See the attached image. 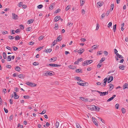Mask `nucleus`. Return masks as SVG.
<instances>
[{
	"label": "nucleus",
	"mask_w": 128,
	"mask_h": 128,
	"mask_svg": "<svg viewBox=\"0 0 128 128\" xmlns=\"http://www.w3.org/2000/svg\"><path fill=\"white\" fill-rule=\"evenodd\" d=\"M93 62L92 60H90L85 61L82 64V65L84 66H85L88 64H90Z\"/></svg>",
	"instance_id": "obj_1"
},
{
	"label": "nucleus",
	"mask_w": 128,
	"mask_h": 128,
	"mask_svg": "<svg viewBox=\"0 0 128 128\" xmlns=\"http://www.w3.org/2000/svg\"><path fill=\"white\" fill-rule=\"evenodd\" d=\"M94 91V90H92V92ZM98 92L100 94V96H105L106 95L108 94V91L107 92H102L98 91H96Z\"/></svg>",
	"instance_id": "obj_2"
},
{
	"label": "nucleus",
	"mask_w": 128,
	"mask_h": 128,
	"mask_svg": "<svg viewBox=\"0 0 128 128\" xmlns=\"http://www.w3.org/2000/svg\"><path fill=\"white\" fill-rule=\"evenodd\" d=\"M87 107L89 110H94L95 108L96 107V106L94 105H88Z\"/></svg>",
	"instance_id": "obj_3"
},
{
	"label": "nucleus",
	"mask_w": 128,
	"mask_h": 128,
	"mask_svg": "<svg viewBox=\"0 0 128 128\" xmlns=\"http://www.w3.org/2000/svg\"><path fill=\"white\" fill-rule=\"evenodd\" d=\"M26 84L32 87H34L36 86V84L34 83L31 82H27Z\"/></svg>",
	"instance_id": "obj_4"
},
{
	"label": "nucleus",
	"mask_w": 128,
	"mask_h": 128,
	"mask_svg": "<svg viewBox=\"0 0 128 128\" xmlns=\"http://www.w3.org/2000/svg\"><path fill=\"white\" fill-rule=\"evenodd\" d=\"M77 83L80 86H85V85L86 84V82H83L81 80H80L77 82Z\"/></svg>",
	"instance_id": "obj_5"
},
{
	"label": "nucleus",
	"mask_w": 128,
	"mask_h": 128,
	"mask_svg": "<svg viewBox=\"0 0 128 128\" xmlns=\"http://www.w3.org/2000/svg\"><path fill=\"white\" fill-rule=\"evenodd\" d=\"M108 80V78H105L104 80V83L102 84L101 85V86H102L104 87L106 85V82Z\"/></svg>",
	"instance_id": "obj_6"
},
{
	"label": "nucleus",
	"mask_w": 128,
	"mask_h": 128,
	"mask_svg": "<svg viewBox=\"0 0 128 128\" xmlns=\"http://www.w3.org/2000/svg\"><path fill=\"white\" fill-rule=\"evenodd\" d=\"M93 123L96 126H98V124L97 123L96 120L94 118L92 117V118Z\"/></svg>",
	"instance_id": "obj_7"
},
{
	"label": "nucleus",
	"mask_w": 128,
	"mask_h": 128,
	"mask_svg": "<svg viewBox=\"0 0 128 128\" xmlns=\"http://www.w3.org/2000/svg\"><path fill=\"white\" fill-rule=\"evenodd\" d=\"M12 18L13 19L16 20L18 18V16L16 14L13 13H12Z\"/></svg>",
	"instance_id": "obj_8"
},
{
	"label": "nucleus",
	"mask_w": 128,
	"mask_h": 128,
	"mask_svg": "<svg viewBox=\"0 0 128 128\" xmlns=\"http://www.w3.org/2000/svg\"><path fill=\"white\" fill-rule=\"evenodd\" d=\"M47 66H54V67H57L58 66H60V65H58L56 64H48Z\"/></svg>",
	"instance_id": "obj_9"
},
{
	"label": "nucleus",
	"mask_w": 128,
	"mask_h": 128,
	"mask_svg": "<svg viewBox=\"0 0 128 128\" xmlns=\"http://www.w3.org/2000/svg\"><path fill=\"white\" fill-rule=\"evenodd\" d=\"M98 5L97 6L98 7L100 8V7L103 4V3L102 2H99L97 3Z\"/></svg>",
	"instance_id": "obj_10"
},
{
	"label": "nucleus",
	"mask_w": 128,
	"mask_h": 128,
	"mask_svg": "<svg viewBox=\"0 0 128 128\" xmlns=\"http://www.w3.org/2000/svg\"><path fill=\"white\" fill-rule=\"evenodd\" d=\"M80 98L84 101L88 102V100L86 98L80 97Z\"/></svg>",
	"instance_id": "obj_11"
},
{
	"label": "nucleus",
	"mask_w": 128,
	"mask_h": 128,
	"mask_svg": "<svg viewBox=\"0 0 128 128\" xmlns=\"http://www.w3.org/2000/svg\"><path fill=\"white\" fill-rule=\"evenodd\" d=\"M116 96V95H114L112 96L109 99H108L107 100V102H110L112 100H113V99Z\"/></svg>",
	"instance_id": "obj_12"
},
{
	"label": "nucleus",
	"mask_w": 128,
	"mask_h": 128,
	"mask_svg": "<svg viewBox=\"0 0 128 128\" xmlns=\"http://www.w3.org/2000/svg\"><path fill=\"white\" fill-rule=\"evenodd\" d=\"M60 16H56L54 18V21H55L56 22L58 21L60 19Z\"/></svg>",
	"instance_id": "obj_13"
},
{
	"label": "nucleus",
	"mask_w": 128,
	"mask_h": 128,
	"mask_svg": "<svg viewBox=\"0 0 128 128\" xmlns=\"http://www.w3.org/2000/svg\"><path fill=\"white\" fill-rule=\"evenodd\" d=\"M126 88H128V84L125 83L123 86V89L124 90Z\"/></svg>",
	"instance_id": "obj_14"
},
{
	"label": "nucleus",
	"mask_w": 128,
	"mask_h": 128,
	"mask_svg": "<svg viewBox=\"0 0 128 128\" xmlns=\"http://www.w3.org/2000/svg\"><path fill=\"white\" fill-rule=\"evenodd\" d=\"M113 79V77L112 76H110V77L108 80V83L112 81Z\"/></svg>",
	"instance_id": "obj_15"
},
{
	"label": "nucleus",
	"mask_w": 128,
	"mask_h": 128,
	"mask_svg": "<svg viewBox=\"0 0 128 128\" xmlns=\"http://www.w3.org/2000/svg\"><path fill=\"white\" fill-rule=\"evenodd\" d=\"M84 51V49L83 48H81L78 51V53L81 54H82Z\"/></svg>",
	"instance_id": "obj_16"
},
{
	"label": "nucleus",
	"mask_w": 128,
	"mask_h": 128,
	"mask_svg": "<svg viewBox=\"0 0 128 128\" xmlns=\"http://www.w3.org/2000/svg\"><path fill=\"white\" fill-rule=\"evenodd\" d=\"M62 39V36L60 35L57 38L56 40H57V41H60Z\"/></svg>",
	"instance_id": "obj_17"
},
{
	"label": "nucleus",
	"mask_w": 128,
	"mask_h": 128,
	"mask_svg": "<svg viewBox=\"0 0 128 128\" xmlns=\"http://www.w3.org/2000/svg\"><path fill=\"white\" fill-rule=\"evenodd\" d=\"M14 98L15 99L18 98H19V96L16 94V93L15 92H14Z\"/></svg>",
	"instance_id": "obj_18"
},
{
	"label": "nucleus",
	"mask_w": 128,
	"mask_h": 128,
	"mask_svg": "<svg viewBox=\"0 0 128 128\" xmlns=\"http://www.w3.org/2000/svg\"><path fill=\"white\" fill-rule=\"evenodd\" d=\"M109 86H110V88L109 89L110 90H111L114 88V86L112 84H110Z\"/></svg>",
	"instance_id": "obj_19"
},
{
	"label": "nucleus",
	"mask_w": 128,
	"mask_h": 128,
	"mask_svg": "<svg viewBox=\"0 0 128 128\" xmlns=\"http://www.w3.org/2000/svg\"><path fill=\"white\" fill-rule=\"evenodd\" d=\"M68 68L73 70H74L76 68L75 66L73 65H70L69 66Z\"/></svg>",
	"instance_id": "obj_20"
},
{
	"label": "nucleus",
	"mask_w": 128,
	"mask_h": 128,
	"mask_svg": "<svg viewBox=\"0 0 128 128\" xmlns=\"http://www.w3.org/2000/svg\"><path fill=\"white\" fill-rule=\"evenodd\" d=\"M4 59H6L7 58V55L5 52L2 53Z\"/></svg>",
	"instance_id": "obj_21"
},
{
	"label": "nucleus",
	"mask_w": 128,
	"mask_h": 128,
	"mask_svg": "<svg viewBox=\"0 0 128 128\" xmlns=\"http://www.w3.org/2000/svg\"><path fill=\"white\" fill-rule=\"evenodd\" d=\"M57 40H55L52 42V46H53L56 45L57 43Z\"/></svg>",
	"instance_id": "obj_22"
},
{
	"label": "nucleus",
	"mask_w": 128,
	"mask_h": 128,
	"mask_svg": "<svg viewBox=\"0 0 128 128\" xmlns=\"http://www.w3.org/2000/svg\"><path fill=\"white\" fill-rule=\"evenodd\" d=\"M48 71H46L44 72V76H47L48 75Z\"/></svg>",
	"instance_id": "obj_23"
},
{
	"label": "nucleus",
	"mask_w": 128,
	"mask_h": 128,
	"mask_svg": "<svg viewBox=\"0 0 128 128\" xmlns=\"http://www.w3.org/2000/svg\"><path fill=\"white\" fill-rule=\"evenodd\" d=\"M24 76L22 74H20L18 75V77L21 78H24Z\"/></svg>",
	"instance_id": "obj_24"
},
{
	"label": "nucleus",
	"mask_w": 128,
	"mask_h": 128,
	"mask_svg": "<svg viewBox=\"0 0 128 128\" xmlns=\"http://www.w3.org/2000/svg\"><path fill=\"white\" fill-rule=\"evenodd\" d=\"M116 55L117 57L119 58H123V56L122 55L119 54L118 53H117L116 54Z\"/></svg>",
	"instance_id": "obj_25"
},
{
	"label": "nucleus",
	"mask_w": 128,
	"mask_h": 128,
	"mask_svg": "<svg viewBox=\"0 0 128 128\" xmlns=\"http://www.w3.org/2000/svg\"><path fill=\"white\" fill-rule=\"evenodd\" d=\"M54 4H52L50 6L49 8V9L50 10H52L53 8V7L54 6Z\"/></svg>",
	"instance_id": "obj_26"
},
{
	"label": "nucleus",
	"mask_w": 128,
	"mask_h": 128,
	"mask_svg": "<svg viewBox=\"0 0 128 128\" xmlns=\"http://www.w3.org/2000/svg\"><path fill=\"white\" fill-rule=\"evenodd\" d=\"M15 70L18 71L19 72L21 70V68L18 66H16V68Z\"/></svg>",
	"instance_id": "obj_27"
},
{
	"label": "nucleus",
	"mask_w": 128,
	"mask_h": 128,
	"mask_svg": "<svg viewBox=\"0 0 128 128\" xmlns=\"http://www.w3.org/2000/svg\"><path fill=\"white\" fill-rule=\"evenodd\" d=\"M85 2V0H80V4L81 6H83Z\"/></svg>",
	"instance_id": "obj_28"
},
{
	"label": "nucleus",
	"mask_w": 128,
	"mask_h": 128,
	"mask_svg": "<svg viewBox=\"0 0 128 128\" xmlns=\"http://www.w3.org/2000/svg\"><path fill=\"white\" fill-rule=\"evenodd\" d=\"M57 58L56 57H54L50 59V60H53V62L56 61L57 60Z\"/></svg>",
	"instance_id": "obj_29"
},
{
	"label": "nucleus",
	"mask_w": 128,
	"mask_h": 128,
	"mask_svg": "<svg viewBox=\"0 0 128 128\" xmlns=\"http://www.w3.org/2000/svg\"><path fill=\"white\" fill-rule=\"evenodd\" d=\"M59 122H56L55 124V126L56 128H58V127L59 125Z\"/></svg>",
	"instance_id": "obj_30"
},
{
	"label": "nucleus",
	"mask_w": 128,
	"mask_h": 128,
	"mask_svg": "<svg viewBox=\"0 0 128 128\" xmlns=\"http://www.w3.org/2000/svg\"><path fill=\"white\" fill-rule=\"evenodd\" d=\"M52 51V49L51 48H49V49H47L46 50V52L47 53H48V52H50Z\"/></svg>",
	"instance_id": "obj_31"
},
{
	"label": "nucleus",
	"mask_w": 128,
	"mask_h": 128,
	"mask_svg": "<svg viewBox=\"0 0 128 128\" xmlns=\"http://www.w3.org/2000/svg\"><path fill=\"white\" fill-rule=\"evenodd\" d=\"M119 68L120 69L122 70H124V66L123 65H122L121 66H119Z\"/></svg>",
	"instance_id": "obj_32"
},
{
	"label": "nucleus",
	"mask_w": 128,
	"mask_h": 128,
	"mask_svg": "<svg viewBox=\"0 0 128 128\" xmlns=\"http://www.w3.org/2000/svg\"><path fill=\"white\" fill-rule=\"evenodd\" d=\"M14 38L16 40H19L20 38V37L18 35L17 36H15Z\"/></svg>",
	"instance_id": "obj_33"
},
{
	"label": "nucleus",
	"mask_w": 128,
	"mask_h": 128,
	"mask_svg": "<svg viewBox=\"0 0 128 128\" xmlns=\"http://www.w3.org/2000/svg\"><path fill=\"white\" fill-rule=\"evenodd\" d=\"M34 20L32 19H30L28 20V23L30 24L33 22Z\"/></svg>",
	"instance_id": "obj_34"
},
{
	"label": "nucleus",
	"mask_w": 128,
	"mask_h": 128,
	"mask_svg": "<svg viewBox=\"0 0 128 128\" xmlns=\"http://www.w3.org/2000/svg\"><path fill=\"white\" fill-rule=\"evenodd\" d=\"M11 57V56H8V57H7V60H8V61H10L11 60V58L10 57Z\"/></svg>",
	"instance_id": "obj_35"
},
{
	"label": "nucleus",
	"mask_w": 128,
	"mask_h": 128,
	"mask_svg": "<svg viewBox=\"0 0 128 128\" xmlns=\"http://www.w3.org/2000/svg\"><path fill=\"white\" fill-rule=\"evenodd\" d=\"M116 24L115 25H114L113 26V30L114 32H115V31L116 30Z\"/></svg>",
	"instance_id": "obj_36"
},
{
	"label": "nucleus",
	"mask_w": 128,
	"mask_h": 128,
	"mask_svg": "<svg viewBox=\"0 0 128 128\" xmlns=\"http://www.w3.org/2000/svg\"><path fill=\"white\" fill-rule=\"evenodd\" d=\"M122 113L124 114L126 112V110L124 108H122Z\"/></svg>",
	"instance_id": "obj_37"
},
{
	"label": "nucleus",
	"mask_w": 128,
	"mask_h": 128,
	"mask_svg": "<svg viewBox=\"0 0 128 128\" xmlns=\"http://www.w3.org/2000/svg\"><path fill=\"white\" fill-rule=\"evenodd\" d=\"M23 3L22 2H19V6L20 7H22V6Z\"/></svg>",
	"instance_id": "obj_38"
},
{
	"label": "nucleus",
	"mask_w": 128,
	"mask_h": 128,
	"mask_svg": "<svg viewBox=\"0 0 128 128\" xmlns=\"http://www.w3.org/2000/svg\"><path fill=\"white\" fill-rule=\"evenodd\" d=\"M105 13H104L102 14L101 16V19H102L105 16Z\"/></svg>",
	"instance_id": "obj_39"
},
{
	"label": "nucleus",
	"mask_w": 128,
	"mask_h": 128,
	"mask_svg": "<svg viewBox=\"0 0 128 128\" xmlns=\"http://www.w3.org/2000/svg\"><path fill=\"white\" fill-rule=\"evenodd\" d=\"M8 38L10 40H12L14 39V37L12 36H8Z\"/></svg>",
	"instance_id": "obj_40"
},
{
	"label": "nucleus",
	"mask_w": 128,
	"mask_h": 128,
	"mask_svg": "<svg viewBox=\"0 0 128 128\" xmlns=\"http://www.w3.org/2000/svg\"><path fill=\"white\" fill-rule=\"evenodd\" d=\"M76 72H80L82 73V72H81V70L80 69H77L76 70Z\"/></svg>",
	"instance_id": "obj_41"
},
{
	"label": "nucleus",
	"mask_w": 128,
	"mask_h": 128,
	"mask_svg": "<svg viewBox=\"0 0 128 128\" xmlns=\"http://www.w3.org/2000/svg\"><path fill=\"white\" fill-rule=\"evenodd\" d=\"M112 22H110L108 24V28H110V27L112 25Z\"/></svg>",
	"instance_id": "obj_42"
},
{
	"label": "nucleus",
	"mask_w": 128,
	"mask_h": 128,
	"mask_svg": "<svg viewBox=\"0 0 128 128\" xmlns=\"http://www.w3.org/2000/svg\"><path fill=\"white\" fill-rule=\"evenodd\" d=\"M92 47L93 48V49L94 50H95V49H96V48H97V45H94L92 46Z\"/></svg>",
	"instance_id": "obj_43"
},
{
	"label": "nucleus",
	"mask_w": 128,
	"mask_h": 128,
	"mask_svg": "<svg viewBox=\"0 0 128 128\" xmlns=\"http://www.w3.org/2000/svg\"><path fill=\"white\" fill-rule=\"evenodd\" d=\"M76 125L77 128H80V126L78 123H76Z\"/></svg>",
	"instance_id": "obj_44"
},
{
	"label": "nucleus",
	"mask_w": 128,
	"mask_h": 128,
	"mask_svg": "<svg viewBox=\"0 0 128 128\" xmlns=\"http://www.w3.org/2000/svg\"><path fill=\"white\" fill-rule=\"evenodd\" d=\"M31 29H32V28L31 27H28V28H26V30L27 31H29L31 30Z\"/></svg>",
	"instance_id": "obj_45"
},
{
	"label": "nucleus",
	"mask_w": 128,
	"mask_h": 128,
	"mask_svg": "<svg viewBox=\"0 0 128 128\" xmlns=\"http://www.w3.org/2000/svg\"><path fill=\"white\" fill-rule=\"evenodd\" d=\"M43 7V5L42 4H40L38 5L37 7L38 8H42Z\"/></svg>",
	"instance_id": "obj_46"
},
{
	"label": "nucleus",
	"mask_w": 128,
	"mask_h": 128,
	"mask_svg": "<svg viewBox=\"0 0 128 128\" xmlns=\"http://www.w3.org/2000/svg\"><path fill=\"white\" fill-rule=\"evenodd\" d=\"M70 5L68 6L66 8V11L68 10L70 8Z\"/></svg>",
	"instance_id": "obj_47"
},
{
	"label": "nucleus",
	"mask_w": 128,
	"mask_h": 128,
	"mask_svg": "<svg viewBox=\"0 0 128 128\" xmlns=\"http://www.w3.org/2000/svg\"><path fill=\"white\" fill-rule=\"evenodd\" d=\"M44 37L43 36H40V37H39L38 38V39L39 40H42L43 38Z\"/></svg>",
	"instance_id": "obj_48"
},
{
	"label": "nucleus",
	"mask_w": 128,
	"mask_h": 128,
	"mask_svg": "<svg viewBox=\"0 0 128 128\" xmlns=\"http://www.w3.org/2000/svg\"><path fill=\"white\" fill-rule=\"evenodd\" d=\"M46 112V111L45 110H43L41 113H40V114H45Z\"/></svg>",
	"instance_id": "obj_49"
},
{
	"label": "nucleus",
	"mask_w": 128,
	"mask_h": 128,
	"mask_svg": "<svg viewBox=\"0 0 128 128\" xmlns=\"http://www.w3.org/2000/svg\"><path fill=\"white\" fill-rule=\"evenodd\" d=\"M98 118L99 119V120L101 121V122H103L104 123V120L102 119L100 117H98Z\"/></svg>",
	"instance_id": "obj_50"
},
{
	"label": "nucleus",
	"mask_w": 128,
	"mask_h": 128,
	"mask_svg": "<svg viewBox=\"0 0 128 128\" xmlns=\"http://www.w3.org/2000/svg\"><path fill=\"white\" fill-rule=\"evenodd\" d=\"M100 27V25L98 24H96V30H98L99 28Z\"/></svg>",
	"instance_id": "obj_51"
},
{
	"label": "nucleus",
	"mask_w": 128,
	"mask_h": 128,
	"mask_svg": "<svg viewBox=\"0 0 128 128\" xmlns=\"http://www.w3.org/2000/svg\"><path fill=\"white\" fill-rule=\"evenodd\" d=\"M105 59V58H102L100 61L101 62H102L104 61Z\"/></svg>",
	"instance_id": "obj_52"
},
{
	"label": "nucleus",
	"mask_w": 128,
	"mask_h": 128,
	"mask_svg": "<svg viewBox=\"0 0 128 128\" xmlns=\"http://www.w3.org/2000/svg\"><path fill=\"white\" fill-rule=\"evenodd\" d=\"M76 80H80V79L81 78L80 77H78V76H76Z\"/></svg>",
	"instance_id": "obj_53"
},
{
	"label": "nucleus",
	"mask_w": 128,
	"mask_h": 128,
	"mask_svg": "<svg viewBox=\"0 0 128 128\" xmlns=\"http://www.w3.org/2000/svg\"><path fill=\"white\" fill-rule=\"evenodd\" d=\"M13 50L14 51H16L18 49L17 47L15 46H13Z\"/></svg>",
	"instance_id": "obj_54"
},
{
	"label": "nucleus",
	"mask_w": 128,
	"mask_h": 128,
	"mask_svg": "<svg viewBox=\"0 0 128 128\" xmlns=\"http://www.w3.org/2000/svg\"><path fill=\"white\" fill-rule=\"evenodd\" d=\"M24 97L25 99H28L30 98L29 96H24Z\"/></svg>",
	"instance_id": "obj_55"
},
{
	"label": "nucleus",
	"mask_w": 128,
	"mask_h": 128,
	"mask_svg": "<svg viewBox=\"0 0 128 128\" xmlns=\"http://www.w3.org/2000/svg\"><path fill=\"white\" fill-rule=\"evenodd\" d=\"M81 12L83 14L85 13V11L84 9H83L82 10Z\"/></svg>",
	"instance_id": "obj_56"
},
{
	"label": "nucleus",
	"mask_w": 128,
	"mask_h": 128,
	"mask_svg": "<svg viewBox=\"0 0 128 128\" xmlns=\"http://www.w3.org/2000/svg\"><path fill=\"white\" fill-rule=\"evenodd\" d=\"M73 24V23L71 22H68V26H71Z\"/></svg>",
	"instance_id": "obj_57"
},
{
	"label": "nucleus",
	"mask_w": 128,
	"mask_h": 128,
	"mask_svg": "<svg viewBox=\"0 0 128 128\" xmlns=\"http://www.w3.org/2000/svg\"><path fill=\"white\" fill-rule=\"evenodd\" d=\"M60 9H57L56 11L55 12L56 13H57L60 12Z\"/></svg>",
	"instance_id": "obj_58"
},
{
	"label": "nucleus",
	"mask_w": 128,
	"mask_h": 128,
	"mask_svg": "<svg viewBox=\"0 0 128 128\" xmlns=\"http://www.w3.org/2000/svg\"><path fill=\"white\" fill-rule=\"evenodd\" d=\"M104 54L106 56H107L108 54V52L106 51H105L104 52Z\"/></svg>",
	"instance_id": "obj_59"
},
{
	"label": "nucleus",
	"mask_w": 128,
	"mask_h": 128,
	"mask_svg": "<svg viewBox=\"0 0 128 128\" xmlns=\"http://www.w3.org/2000/svg\"><path fill=\"white\" fill-rule=\"evenodd\" d=\"M96 107L95 108L94 110H98V111L100 109V108H99V107L97 106H96Z\"/></svg>",
	"instance_id": "obj_60"
},
{
	"label": "nucleus",
	"mask_w": 128,
	"mask_h": 128,
	"mask_svg": "<svg viewBox=\"0 0 128 128\" xmlns=\"http://www.w3.org/2000/svg\"><path fill=\"white\" fill-rule=\"evenodd\" d=\"M4 110L6 113H7L8 112V110L6 109L5 108H4Z\"/></svg>",
	"instance_id": "obj_61"
},
{
	"label": "nucleus",
	"mask_w": 128,
	"mask_h": 128,
	"mask_svg": "<svg viewBox=\"0 0 128 128\" xmlns=\"http://www.w3.org/2000/svg\"><path fill=\"white\" fill-rule=\"evenodd\" d=\"M38 64L37 62H34L33 63V64L34 66H36L38 65Z\"/></svg>",
	"instance_id": "obj_62"
},
{
	"label": "nucleus",
	"mask_w": 128,
	"mask_h": 128,
	"mask_svg": "<svg viewBox=\"0 0 128 128\" xmlns=\"http://www.w3.org/2000/svg\"><path fill=\"white\" fill-rule=\"evenodd\" d=\"M20 29H18L16 30L15 31V32L16 33H17L19 32H20Z\"/></svg>",
	"instance_id": "obj_63"
},
{
	"label": "nucleus",
	"mask_w": 128,
	"mask_h": 128,
	"mask_svg": "<svg viewBox=\"0 0 128 128\" xmlns=\"http://www.w3.org/2000/svg\"><path fill=\"white\" fill-rule=\"evenodd\" d=\"M20 28L22 29H23L24 28V26L22 24H21L20 25Z\"/></svg>",
	"instance_id": "obj_64"
}]
</instances>
